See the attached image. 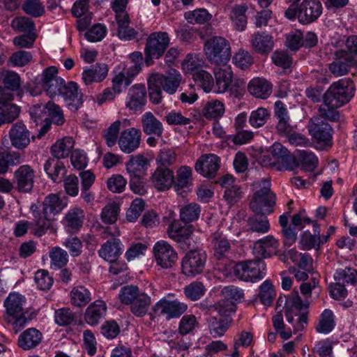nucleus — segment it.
<instances>
[{"mask_svg":"<svg viewBox=\"0 0 357 357\" xmlns=\"http://www.w3.org/2000/svg\"><path fill=\"white\" fill-rule=\"evenodd\" d=\"M151 75L158 81L161 88L169 94H174L181 82V75L176 70H169L166 75L160 73H153Z\"/></svg>","mask_w":357,"mask_h":357,"instance_id":"obj_21","label":"nucleus"},{"mask_svg":"<svg viewBox=\"0 0 357 357\" xmlns=\"http://www.w3.org/2000/svg\"><path fill=\"white\" fill-rule=\"evenodd\" d=\"M170 42L169 34L165 31H157L151 33L145 46V63L150 66L153 59L160 58L165 52Z\"/></svg>","mask_w":357,"mask_h":357,"instance_id":"obj_6","label":"nucleus"},{"mask_svg":"<svg viewBox=\"0 0 357 357\" xmlns=\"http://www.w3.org/2000/svg\"><path fill=\"white\" fill-rule=\"evenodd\" d=\"M285 257L289 258L300 269L310 271L312 268V259L306 253H299L295 249L288 250Z\"/></svg>","mask_w":357,"mask_h":357,"instance_id":"obj_45","label":"nucleus"},{"mask_svg":"<svg viewBox=\"0 0 357 357\" xmlns=\"http://www.w3.org/2000/svg\"><path fill=\"white\" fill-rule=\"evenodd\" d=\"M11 27L19 32H30L34 30L33 20L27 17H16L11 22Z\"/></svg>","mask_w":357,"mask_h":357,"instance_id":"obj_62","label":"nucleus"},{"mask_svg":"<svg viewBox=\"0 0 357 357\" xmlns=\"http://www.w3.org/2000/svg\"><path fill=\"white\" fill-rule=\"evenodd\" d=\"M84 219V211L80 208H74L66 214L64 222L69 231L72 232L78 231L82 227Z\"/></svg>","mask_w":357,"mask_h":357,"instance_id":"obj_43","label":"nucleus"},{"mask_svg":"<svg viewBox=\"0 0 357 357\" xmlns=\"http://www.w3.org/2000/svg\"><path fill=\"white\" fill-rule=\"evenodd\" d=\"M210 334L215 338L224 335L232 322L229 314H217L208 319Z\"/></svg>","mask_w":357,"mask_h":357,"instance_id":"obj_23","label":"nucleus"},{"mask_svg":"<svg viewBox=\"0 0 357 357\" xmlns=\"http://www.w3.org/2000/svg\"><path fill=\"white\" fill-rule=\"evenodd\" d=\"M100 257L105 260L113 263L116 261L119 255L122 253L120 248V241L114 239V241H107L98 251Z\"/></svg>","mask_w":357,"mask_h":357,"instance_id":"obj_38","label":"nucleus"},{"mask_svg":"<svg viewBox=\"0 0 357 357\" xmlns=\"http://www.w3.org/2000/svg\"><path fill=\"white\" fill-rule=\"evenodd\" d=\"M158 81L155 80L151 75L147 80L148 91L150 101L154 105H158L162 100V93L161 86L158 84Z\"/></svg>","mask_w":357,"mask_h":357,"instance_id":"obj_57","label":"nucleus"},{"mask_svg":"<svg viewBox=\"0 0 357 357\" xmlns=\"http://www.w3.org/2000/svg\"><path fill=\"white\" fill-rule=\"evenodd\" d=\"M248 7L246 4H234L227 6L225 9L231 26L236 31L245 30L248 24L247 12Z\"/></svg>","mask_w":357,"mask_h":357,"instance_id":"obj_13","label":"nucleus"},{"mask_svg":"<svg viewBox=\"0 0 357 357\" xmlns=\"http://www.w3.org/2000/svg\"><path fill=\"white\" fill-rule=\"evenodd\" d=\"M131 124L130 120L125 119L122 121H116L107 128L104 132V139L108 146H113L117 141L121 126L127 127Z\"/></svg>","mask_w":357,"mask_h":357,"instance_id":"obj_46","label":"nucleus"},{"mask_svg":"<svg viewBox=\"0 0 357 357\" xmlns=\"http://www.w3.org/2000/svg\"><path fill=\"white\" fill-rule=\"evenodd\" d=\"M220 158L213 153L203 154L196 161L195 171L208 178H214L220 168Z\"/></svg>","mask_w":357,"mask_h":357,"instance_id":"obj_11","label":"nucleus"},{"mask_svg":"<svg viewBox=\"0 0 357 357\" xmlns=\"http://www.w3.org/2000/svg\"><path fill=\"white\" fill-rule=\"evenodd\" d=\"M273 157L278 160V170L292 169L295 165V158L289 151L280 143H274L271 147Z\"/></svg>","mask_w":357,"mask_h":357,"instance_id":"obj_24","label":"nucleus"},{"mask_svg":"<svg viewBox=\"0 0 357 357\" xmlns=\"http://www.w3.org/2000/svg\"><path fill=\"white\" fill-rule=\"evenodd\" d=\"M146 103V89L144 84H135L128 91L126 107L132 113L142 112Z\"/></svg>","mask_w":357,"mask_h":357,"instance_id":"obj_9","label":"nucleus"},{"mask_svg":"<svg viewBox=\"0 0 357 357\" xmlns=\"http://www.w3.org/2000/svg\"><path fill=\"white\" fill-rule=\"evenodd\" d=\"M354 91L351 79L344 78L336 82V108L348 103L354 96Z\"/></svg>","mask_w":357,"mask_h":357,"instance_id":"obj_27","label":"nucleus"},{"mask_svg":"<svg viewBox=\"0 0 357 357\" xmlns=\"http://www.w3.org/2000/svg\"><path fill=\"white\" fill-rule=\"evenodd\" d=\"M322 13V6L319 0H303L297 9L296 17L299 22L308 24L315 21Z\"/></svg>","mask_w":357,"mask_h":357,"instance_id":"obj_10","label":"nucleus"},{"mask_svg":"<svg viewBox=\"0 0 357 357\" xmlns=\"http://www.w3.org/2000/svg\"><path fill=\"white\" fill-rule=\"evenodd\" d=\"M43 338L42 333L34 328L24 331L18 338V346L24 350H30L36 347Z\"/></svg>","mask_w":357,"mask_h":357,"instance_id":"obj_31","label":"nucleus"},{"mask_svg":"<svg viewBox=\"0 0 357 357\" xmlns=\"http://www.w3.org/2000/svg\"><path fill=\"white\" fill-rule=\"evenodd\" d=\"M308 130L312 137L319 142L326 144L332 140V127L320 118L312 119Z\"/></svg>","mask_w":357,"mask_h":357,"instance_id":"obj_19","label":"nucleus"},{"mask_svg":"<svg viewBox=\"0 0 357 357\" xmlns=\"http://www.w3.org/2000/svg\"><path fill=\"white\" fill-rule=\"evenodd\" d=\"M259 303L265 306L271 305L275 295L273 285L270 280L264 281L259 287Z\"/></svg>","mask_w":357,"mask_h":357,"instance_id":"obj_55","label":"nucleus"},{"mask_svg":"<svg viewBox=\"0 0 357 357\" xmlns=\"http://www.w3.org/2000/svg\"><path fill=\"white\" fill-rule=\"evenodd\" d=\"M153 252L157 265L162 268L172 267L178 259V255L172 246L165 241H158Z\"/></svg>","mask_w":357,"mask_h":357,"instance_id":"obj_8","label":"nucleus"},{"mask_svg":"<svg viewBox=\"0 0 357 357\" xmlns=\"http://www.w3.org/2000/svg\"><path fill=\"white\" fill-rule=\"evenodd\" d=\"M248 230L259 234L267 233L270 229V224L268 218L261 215L252 216L248 220Z\"/></svg>","mask_w":357,"mask_h":357,"instance_id":"obj_53","label":"nucleus"},{"mask_svg":"<svg viewBox=\"0 0 357 357\" xmlns=\"http://www.w3.org/2000/svg\"><path fill=\"white\" fill-rule=\"evenodd\" d=\"M248 89L252 96L266 99L271 93L272 85L265 79L257 77L250 82Z\"/></svg>","mask_w":357,"mask_h":357,"instance_id":"obj_34","label":"nucleus"},{"mask_svg":"<svg viewBox=\"0 0 357 357\" xmlns=\"http://www.w3.org/2000/svg\"><path fill=\"white\" fill-rule=\"evenodd\" d=\"M216 80V92L219 93H225L229 88L233 78V73L231 68L224 66V68H220L215 71Z\"/></svg>","mask_w":357,"mask_h":357,"instance_id":"obj_42","label":"nucleus"},{"mask_svg":"<svg viewBox=\"0 0 357 357\" xmlns=\"http://www.w3.org/2000/svg\"><path fill=\"white\" fill-rule=\"evenodd\" d=\"M148 163L147 159L141 154L131 155L126 163V170L130 177L139 178Z\"/></svg>","mask_w":357,"mask_h":357,"instance_id":"obj_41","label":"nucleus"},{"mask_svg":"<svg viewBox=\"0 0 357 357\" xmlns=\"http://www.w3.org/2000/svg\"><path fill=\"white\" fill-rule=\"evenodd\" d=\"M227 299L222 300L218 303L215 304L212 307L213 310H216L218 312H233L236 310L235 305L231 300L239 301L243 298L244 294L241 289L234 287H225L222 291Z\"/></svg>","mask_w":357,"mask_h":357,"instance_id":"obj_15","label":"nucleus"},{"mask_svg":"<svg viewBox=\"0 0 357 357\" xmlns=\"http://www.w3.org/2000/svg\"><path fill=\"white\" fill-rule=\"evenodd\" d=\"M74 146V140L72 137H64L59 139L51 147L52 155L58 159L68 156Z\"/></svg>","mask_w":357,"mask_h":357,"instance_id":"obj_44","label":"nucleus"},{"mask_svg":"<svg viewBox=\"0 0 357 357\" xmlns=\"http://www.w3.org/2000/svg\"><path fill=\"white\" fill-rule=\"evenodd\" d=\"M49 256L50 258V267L53 269L62 268L68 261L67 252L59 247L52 248Z\"/></svg>","mask_w":357,"mask_h":357,"instance_id":"obj_49","label":"nucleus"},{"mask_svg":"<svg viewBox=\"0 0 357 357\" xmlns=\"http://www.w3.org/2000/svg\"><path fill=\"white\" fill-rule=\"evenodd\" d=\"M12 145L17 149H23L30 143V132L22 122H17L9 131Z\"/></svg>","mask_w":357,"mask_h":357,"instance_id":"obj_25","label":"nucleus"},{"mask_svg":"<svg viewBox=\"0 0 357 357\" xmlns=\"http://www.w3.org/2000/svg\"><path fill=\"white\" fill-rule=\"evenodd\" d=\"M234 275L239 280L254 282L266 275V264L262 259L245 260L234 266Z\"/></svg>","mask_w":357,"mask_h":357,"instance_id":"obj_5","label":"nucleus"},{"mask_svg":"<svg viewBox=\"0 0 357 357\" xmlns=\"http://www.w3.org/2000/svg\"><path fill=\"white\" fill-rule=\"evenodd\" d=\"M256 191L250 203L251 210L256 214H269L273 211L275 204V195L271 191V183L267 179L255 182Z\"/></svg>","mask_w":357,"mask_h":357,"instance_id":"obj_3","label":"nucleus"},{"mask_svg":"<svg viewBox=\"0 0 357 357\" xmlns=\"http://www.w3.org/2000/svg\"><path fill=\"white\" fill-rule=\"evenodd\" d=\"M233 62L238 68L245 70L253 63V58L248 51L239 50L234 55Z\"/></svg>","mask_w":357,"mask_h":357,"instance_id":"obj_64","label":"nucleus"},{"mask_svg":"<svg viewBox=\"0 0 357 357\" xmlns=\"http://www.w3.org/2000/svg\"><path fill=\"white\" fill-rule=\"evenodd\" d=\"M204 50L207 59L217 66H225L231 55L229 42L222 36H213L206 40Z\"/></svg>","mask_w":357,"mask_h":357,"instance_id":"obj_4","label":"nucleus"},{"mask_svg":"<svg viewBox=\"0 0 357 357\" xmlns=\"http://www.w3.org/2000/svg\"><path fill=\"white\" fill-rule=\"evenodd\" d=\"M44 170L54 183H60L66 174V169L63 163L54 157L48 158L45 161Z\"/></svg>","mask_w":357,"mask_h":357,"instance_id":"obj_32","label":"nucleus"},{"mask_svg":"<svg viewBox=\"0 0 357 357\" xmlns=\"http://www.w3.org/2000/svg\"><path fill=\"white\" fill-rule=\"evenodd\" d=\"M333 84H332L330 89L325 93L324 96V102L319 108L321 118L331 121H335V105L333 104L335 93L333 90Z\"/></svg>","mask_w":357,"mask_h":357,"instance_id":"obj_39","label":"nucleus"},{"mask_svg":"<svg viewBox=\"0 0 357 357\" xmlns=\"http://www.w3.org/2000/svg\"><path fill=\"white\" fill-rule=\"evenodd\" d=\"M188 306L178 300L171 301L167 298L160 300L153 307L155 312H185Z\"/></svg>","mask_w":357,"mask_h":357,"instance_id":"obj_40","label":"nucleus"},{"mask_svg":"<svg viewBox=\"0 0 357 357\" xmlns=\"http://www.w3.org/2000/svg\"><path fill=\"white\" fill-rule=\"evenodd\" d=\"M192 169L188 166H181L176 172L174 188L176 192L188 188L191 185Z\"/></svg>","mask_w":357,"mask_h":357,"instance_id":"obj_51","label":"nucleus"},{"mask_svg":"<svg viewBox=\"0 0 357 357\" xmlns=\"http://www.w3.org/2000/svg\"><path fill=\"white\" fill-rule=\"evenodd\" d=\"M219 183L225 188L223 197L228 204L234 205L243 197V189L236 183L232 176L227 174L221 177Z\"/></svg>","mask_w":357,"mask_h":357,"instance_id":"obj_12","label":"nucleus"},{"mask_svg":"<svg viewBox=\"0 0 357 357\" xmlns=\"http://www.w3.org/2000/svg\"><path fill=\"white\" fill-rule=\"evenodd\" d=\"M225 111L224 103L219 100H211L203 105L202 114L206 119L215 120L221 118Z\"/></svg>","mask_w":357,"mask_h":357,"instance_id":"obj_37","label":"nucleus"},{"mask_svg":"<svg viewBox=\"0 0 357 357\" xmlns=\"http://www.w3.org/2000/svg\"><path fill=\"white\" fill-rule=\"evenodd\" d=\"M207 255L200 249H195L188 251L182 259V273L188 277H194L203 272Z\"/></svg>","mask_w":357,"mask_h":357,"instance_id":"obj_7","label":"nucleus"},{"mask_svg":"<svg viewBox=\"0 0 357 357\" xmlns=\"http://www.w3.org/2000/svg\"><path fill=\"white\" fill-rule=\"evenodd\" d=\"M141 142V131L135 128H130L121 132L118 144L125 153H130L137 150Z\"/></svg>","mask_w":357,"mask_h":357,"instance_id":"obj_16","label":"nucleus"},{"mask_svg":"<svg viewBox=\"0 0 357 357\" xmlns=\"http://www.w3.org/2000/svg\"><path fill=\"white\" fill-rule=\"evenodd\" d=\"M34 207L37 208L34 205L31 207L33 216V234L40 237L45 234L48 230L54 231V217L65 208V204L59 196L53 193L46 196L43 202L41 211H36L33 209Z\"/></svg>","mask_w":357,"mask_h":357,"instance_id":"obj_1","label":"nucleus"},{"mask_svg":"<svg viewBox=\"0 0 357 357\" xmlns=\"http://www.w3.org/2000/svg\"><path fill=\"white\" fill-rule=\"evenodd\" d=\"M26 298L19 293H10L4 301L7 312H20L24 310Z\"/></svg>","mask_w":357,"mask_h":357,"instance_id":"obj_48","label":"nucleus"},{"mask_svg":"<svg viewBox=\"0 0 357 357\" xmlns=\"http://www.w3.org/2000/svg\"><path fill=\"white\" fill-rule=\"evenodd\" d=\"M3 318L12 325L15 333H18L33 317L31 314H29L27 317L25 314H4Z\"/></svg>","mask_w":357,"mask_h":357,"instance_id":"obj_54","label":"nucleus"},{"mask_svg":"<svg viewBox=\"0 0 357 357\" xmlns=\"http://www.w3.org/2000/svg\"><path fill=\"white\" fill-rule=\"evenodd\" d=\"M278 247V241L272 236H267L255 243L254 252L259 257L266 258L275 253Z\"/></svg>","mask_w":357,"mask_h":357,"instance_id":"obj_33","label":"nucleus"},{"mask_svg":"<svg viewBox=\"0 0 357 357\" xmlns=\"http://www.w3.org/2000/svg\"><path fill=\"white\" fill-rule=\"evenodd\" d=\"M62 95L66 107L71 111L78 110L83 104V94L79 90L78 84L75 82L66 84Z\"/></svg>","mask_w":357,"mask_h":357,"instance_id":"obj_20","label":"nucleus"},{"mask_svg":"<svg viewBox=\"0 0 357 357\" xmlns=\"http://www.w3.org/2000/svg\"><path fill=\"white\" fill-rule=\"evenodd\" d=\"M297 159L301 169L306 172H313L318 165L315 155L305 150L298 151Z\"/></svg>","mask_w":357,"mask_h":357,"instance_id":"obj_50","label":"nucleus"},{"mask_svg":"<svg viewBox=\"0 0 357 357\" xmlns=\"http://www.w3.org/2000/svg\"><path fill=\"white\" fill-rule=\"evenodd\" d=\"M270 117L269 111L264 107H259L251 112L249 116V123L255 128L263 126Z\"/></svg>","mask_w":357,"mask_h":357,"instance_id":"obj_58","label":"nucleus"},{"mask_svg":"<svg viewBox=\"0 0 357 357\" xmlns=\"http://www.w3.org/2000/svg\"><path fill=\"white\" fill-rule=\"evenodd\" d=\"M313 234L309 231L303 233L300 241L302 249L310 250L327 241L328 236H324L323 239H321L319 225L317 223H313Z\"/></svg>","mask_w":357,"mask_h":357,"instance_id":"obj_36","label":"nucleus"},{"mask_svg":"<svg viewBox=\"0 0 357 357\" xmlns=\"http://www.w3.org/2000/svg\"><path fill=\"white\" fill-rule=\"evenodd\" d=\"M356 66L357 61L352 54L343 50L336 51V75H344Z\"/></svg>","mask_w":357,"mask_h":357,"instance_id":"obj_35","label":"nucleus"},{"mask_svg":"<svg viewBox=\"0 0 357 357\" xmlns=\"http://www.w3.org/2000/svg\"><path fill=\"white\" fill-rule=\"evenodd\" d=\"M13 96L10 93L0 94V126L3 123H10L17 118L20 108L11 102Z\"/></svg>","mask_w":357,"mask_h":357,"instance_id":"obj_18","label":"nucleus"},{"mask_svg":"<svg viewBox=\"0 0 357 357\" xmlns=\"http://www.w3.org/2000/svg\"><path fill=\"white\" fill-rule=\"evenodd\" d=\"M176 154L175 151L169 149H163L160 150L156 158L157 163L160 166V167H164L165 168H167V167L174 165L176 162Z\"/></svg>","mask_w":357,"mask_h":357,"instance_id":"obj_63","label":"nucleus"},{"mask_svg":"<svg viewBox=\"0 0 357 357\" xmlns=\"http://www.w3.org/2000/svg\"><path fill=\"white\" fill-rule=\"evenodd\" d=\"M193 79L206 92H209L213 86L212 75L203 70H197L193 73Z\"/></svg>","mask_w":357,"mask_h":357,"instance_id":"obj_61","label":"nucleus"},{"mask_svg":"<svg viewBox=\"0 0 357 357\" xmlns=\"http://www.w3.org/2000/svg\"><path fill=\"white\" fill-rule=\"evenodd\" d=\"M201 212L200 206L195 202L182 206L180 208V218L184 222L197 220Z\"/></svg>","mask_w":357,"mask_h":357,"instance_id":"obj_52","label":"nucleus"},{"mask_svg":"<svg viewBox=\"0 0 357 357\" xmlns=\"http://www.w3.org/2000/svg\"><path fill=\"white\" fill-rule=\"evenodd\" d=\"M108 73V67L105 63H96L89 68L84 69L82 79L85 85L93 82H100L105 79Z\"/></svg>","mask_w":357,"mask_h":357,"instance_id":"obj_30","label":"nucleus"},{"mask_svg":"<svg viewBox=\"0 0 357 357\" xmlns=\"http://www.w3.org/2000/svg\"><path fill=\"white\" fill-rule=\"evenodd\" d=\"M252 49L260 54H268L274 47L273 37L265 32H255L250 38Z\"/></svg>","mask_w":357,"mask_h":357,"instance_id":"obj_26","label":"nucleus"},{"mask_svg":"<svg viewBox=\"0 0 357 357\" xmlns=\"http://www.w3.org/2000/svg\"><path fill=\"white\" fill-rule=\"evenodd\" d=\"M70 298L72 303L79 307L85 305L91 299L89 291L82 286L73 288Z\"/></svg>","mask_w":357,"mask_h":357,"instance_id":"obj_59","label":"nucleus"},{"mask_svg":"<svg viewBox=\"0 0 357 357\" xmlns=\"http://www.w3.org/2000/svg\"><path fill=\"white\" fill-rule=\"evenodd\" d=\"M193 228L191 225H182L178 220L173 221L168 227V236L178 243L183 249L188 248Z\"/></svg>","mask_w":357,"mask_h":357,"instance_id":"obj_14","label":"nucleus"},{"mask_svg":"<svg viewBox=\"0 0 357 357\" xmlns=\"http://www.w3.org/2000/svg\"><path fill=\"white\" fill-rule=\"evenodd\" d=\"M212 245L214 250V255L220 259L225 256L231 249L229 241L221 234L215 233L212 237Z\"/></svg>","mask_w":357,"mask_h":357,"instance_id":"obj_47","label":"nucleus"},{"mask_svg":"<svg viewBox=\"0 0 357 357\" xmlns=\"http://www.w3.org/2000/svg\"><path fill=\"white\" fill-rule=\"evenodd\" d=\"M34 171L29 165L20 166L14 174L13 183L20 192H29L33 187Z\"/></svg>","mask_w":357,"mask_h":357,"instance_id":"obj_17","label":"nucleus"},{"mask_svg":"<svg viewBox=\"0 0 357 357\" xmlns=\"http://www.w3.org/2000/svg\"><path fill=\"white\" fill-rule=\"evenodd\" d=\"M142 128L144 134L161 137L164 132L162 123L152 112H145L141 118Z\"/></svg>","mask_w":357,"mask_h":357,"instance_id":"obj_29","label":"nucleus"},{"mask_svg":"<svg viewBox=\"0 0 357 357\" xmlns=\"http://www.w3.org/2000/svg\"><path fill=\"white\" fill-rule=\"evenodd\" d=\"M151 182L159 191L169 190L174 182L173 171L169 168L158 167L153 173Z\"/></svg>","mask_w":357,"mask_h":357,"instance_id":"obj_22","label":"nucleus"},{"mask_svg":"<svg viewBox=\"0 0 357 357\" xmlns=\"http://www.w3.org/2000/svg\"><path fill=\"white\" fill-rule=\"evenodd\" d=\"M22 10L34 17H40L45 13V7L40 0H26L22 4Z\"/></svg>","mask_w":357,"mask_h":357,"instance_id":"obj_60","label":"nucleus"},{"mask_svg":"<svg viewBox=\"0 0 357 357\" xmlns=\"http://www.w3.org/2000/svg\"><path fill=\"white\" fill-rule=\"evenodd\" d=\"M336 277V300L337 298H344L347 294V291L344 287V284H354L357 282V271L351 268H345L337 271Z\"/></svg>","mask_w":357,"mask_h":357,"instance_id":"obj_28","label":"nucleus"},{"mask_svg":"<svg viewBox=\"0 0 357 357\" xmlns=\"http://www.w3.org/2000/svg\"><path fill=\"white\" fill-rule=\"evenodd\" d=\"M316 288V282L313 284L303 282L300 286L301 294L305 300L303 301L298 291H292L289 296H280L278 298L275 305L276 312H290L296 310L298 311L307 310L309 308L310 303L307 301L311 296L312 291Z\"/></svg>","mask_w":357,"mask_h":357,"instance_id":"obj_2","label":"nucleus"},{"mask_svg":"<svg viewBox=\"0 0 357 357\" xmlns=\"http://www.w3.org/2000/svg\"><path fill=\"white\" fill-rule=\"evenodd\" d=\"M185 19L190 24H204L209 21L212 15L204 8H198L186 12Z\"/></svg>","mask_w":357,"mask_h":357,"instance_id":"obj_56","label":"nucleus"}]
</instances>
